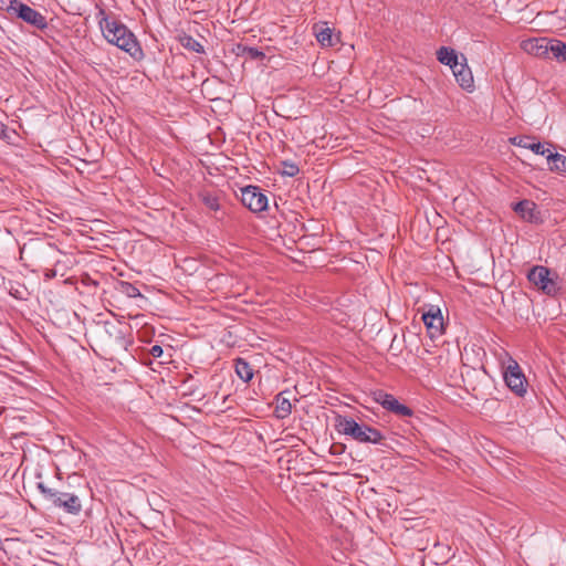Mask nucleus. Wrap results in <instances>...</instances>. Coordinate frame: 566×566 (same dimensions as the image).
<instances>
[{
    "label": "nucleus",
    "mask_w": 566,
    "mask_h": 566,
    "mask_svg": "<svg viewBox=\"0 0 566 566\" xmlns=\"http://www.w3.org/2000/svg\"><path fill=\"white\" fill-rule=\"evenodd\" d=\"M97 17L103 36L108 43L116 45L135 60H140L144 56L135 34L123 22L108 17L104 9H99Z\"/></svg>",
    "instance_id": "1"
},
{
    "label": "nucleus",
    "mask_w": 566,
    "mask_h": 566,
    "mask_svg": "<svg viewBox=\"0 0 566 566\" xmlns=\"http://www.w3.org/2000/svg\"><path fill=\"white\" fill-rule=\"evenodd\" d=\"M335 427L339 433L349 436L360 443L380 444L385 439L378 429L365 423H358L353 418L346 416H338Z\"/></svg>",
    "instance_id": "2"
},
{
    "label": "nucleus",
    "mask_w": 566,
    "mask_h": 566,
    "mask_svg": "<svg viewBox=\"0 0 566 566\" xmlns=\"http://www.w3.org/2000/svg\"><path fill=\"white\" fill-rule=\"evenodd\" d=\"M38 490L46 501H49L53 506L61 509L65 513L72 515H77L81 513L82 501L74 493L56 491L45 486L42 482L38 483Z\"/></svg>",
    "instance_id": "3"
},
{
    "label": "nucleus",
    "mask_w": 566,
    "mask_h": 566,
    "mask_svg": "<svg viewBox=\"0 0 566 566\" xmlns=\"http://www.w3.org/2000/svg\"><path fill=\"white\" fill-rule=\"evenodd\" d=\"M528 281L534 284L537 290L547 296L555 297L560 293L558 284V275L551 269L543 265H534L527 273Z\"/></svg>",
    "instance_id": "4"
},
{
    "label": "nucleus",
    "mask_w": 566,
    "mask_h": 566,
    "mask_svg": "<svg viewBox=\"0 0 566 566\" xmlns=\"http://www.w3.org/2000/svg\"><path fill=\"white\" fill-rule=\"evenodd\" d=\"M504 381L512 392L518 397L526 394L527 380L516 360L510 359L503 373Z\"/></svg>",
    "instance_id": "5"
},
{
    "label": "nucleus",
    "mask_w": 566,
    "mask_h": 566,
    "mask_svg": "<svg viewBox=\"0 0 566 566\" xmlns=\"http://www.w3.org/2000/svg\"><path fill=\"white\" fill-rule=\"evenodd\" d=\"M241 202L252 212H261L268 208V197L256 186L241 189Z\"/></svg>",
    "instance_id": "6"
},
{
    "label": "nucleus",
    "mask_w": 566,
    "mask_h": 566,
    "mask_svg": "<svg viewBox=\"0 0 566 566\" xmlns=\"http://www.w3.org/2000/svg\"><path fill=\"white\" fill-rule=\"evenodd\" d=\"M13 11L19 19L38 30H44L48 28L46 18L41 12L25 3L17 2Z\"/></svg>",
    "instance_id": "7"
},
{
    "label": "nucleus",
    "mask_w": 566,
    "mask_h": 566,
    "mask_svg": "<svg viewBox=\"0 0 566 566\" xmlns=\"http://www.w3.org/2000/svg\"><path fill=\"white\" fill-rule=\"evenodd\" d=\"M375 400L381 405L388 411H391L401 417H410L412 415V410L406 406L400 403L392 395L377 391L375 392Z\"/></svg>",
    "instance_id": "8"
},
{
    "label": "nucleus",
    "mask_w": 566,
    "mask_h": 566,
    "mask_svg": "<svg viewBox=\"0 0 566 566\" xmlns=\"http://www.w3.org/2000/svg\"><path fill=\"white\" fill-rule=\"evenodd\" d=\"M513 210L527 222L541 223L543 221L536 203L531 200L524 199L518 201L514 205Z\"/></svg>",
    "instance_id": "9"
},
{
    "label": "nucleus",
    "mask_w": 566,
    "mask_h": 566,
    "mask_svg": "<svg viewBox=\"0 0 566 566\" xmlns=\"http://www.w3.org/2000/svg\"><path fill=\"white\" fill-rule=\"evenodd\" d=\"M313 33L317 42L324 46H334L338 41V36L334 34V29L329 28L327 22H318L313 25Z\"/></svg>",
    "instance_id": "10"
},
{
    "label": "nucleus",
    "mask_w": 566,
    "mask_h": 566,
    "mask_svg": "<svg viewBox=\"0 0 566 566\" xmlns=\"http://www.w3.org/2000/svg\"><path fill=\"white\" fill-rule=\"evenodd\" d=\"M422 321L431 337L441 335L443 318L439 308L431 307L427 313H423Z\"/></svg>",
    "instance_id": "11"
},
{
    "label": "nucleus",
    "mask_w": 566,
    "mask_h": 566,
    "mask_svg": "<svg viewBox=\"0 0 566 566\" xmlns=\"http://www.w3.org/2000/svg\"><path fill=\"white\" fill-rule=\"evenodd\" d=\"M463 62H458L451 70L452 73L462 88L470 90L473 87V75L467 64V59L462 56Z\"/></svg>",
    "instance_id": "12"
},
{
    "label": "nucleus",
    "mask_w": 566,
    "mask_h": 566,
    "mask_svg": "<svg viewBox=\"0 0 566 566\" xmlns=\"http://www.w3.org/2000/svg\"><path fill=\"white\" fill-rule=\"evenodd\" d=\"M533 139L534 138L530 136L514 137L511 138V143L513 145L530 149L536 155L545 156L548 153V149H546L542 143H535Z\"/></svg>",
    "instance_id": "13"
},
{
    "label": "nucleus",
    "mask_w": 566,
    "mask_h": 566,
    "mask_svg": "<svg viewBox=\"0 0 566 566\" xmlns=\"http://www.w3.org/2000/svg\"><path fill=\"white\" fill-rule=\"evenodd\" d=\"M544 43L547 57H554L557 61L566 62V44L563 41L548 39V42Z\"/></svg>",
    "instance_id": "14"
},
{
    "label": "nucleus",
    "mask_w": 566,
    "mask_h": 566,
    "mask_svg": "<svg viewBox=\"0 0 566 566\" xmlns=\"http://www.w3.org/2000/svg\"><path fill=\"white\" fill-rule=\"evenodd\" d=\"M542 42H548V39L541 38V39H533V40L525 41L523 44V48L530 54H533L535 56H545L546 57L545 43H542Z\"/></svg>",
    "instance_id": "15"
},
{
    "label": "nucleus",
    "mask_w": 566,
    "mask_h": 566,
    "mask_svg": "<svg viewBox=\"0 0 566 566\" xmlns=\"http://www.w3.org/2000/svg\"><path fill=\"white\" fill-rule=\"evenodd\" d=\"M437 59L440 63L449 65L451 69L459 62L457 52L447 46H441L437 51Z\"/></svg>",
    "instance_id": "16"
},
{
    "label": "nucleus",
    "mask_w": 566,
    "mask_h": 566,
    "mask_svg": "<svg viewBox=\"0 0 566 566\" xmlns=\"http://www.w3.org/2000/svg\"><path fill=\"white\" fill-rule=\"evenodd\" d=\"M549 164V169L557 172H566V157L558 153L553 154L549 149L545 155Z\"/></svg>",
    "instance_id": "17"
},
{
    "label": "nucleus",
    "mask_w": 566,
    "mask_h": 566,
    "mask_svg": "<svg viewBox=\"0 0 566 566\" xmlns=\"http://www.w3.org/2000/svg\"><path fill=\"white\" fill-rule=\"evenodd\" d=\"M235 373L240 379L248 382L253 377V369L248 361L242 358L235 360Z\"/></svg>",
    "instance_id": "18"
},
{
    "label": "nucleus",
    "mask_w": 566,
    "mask_h": 566,
    "mask_svg": "<svg viewBox=\"0 0 566 566\" xmlns=\"http://www.w3.org/2000/svg\"><path fill=\"white\" fill-rule=\"evenodd\" d=\"M292 412V403L289 399L282 397V394L277 396L276 399V408H275V416L279 419H284L289 417Z\"/></svg>",
    "instance_id": "19"
},
{
    "label": "nucleus",
    "mask_w": 566,
    "mask_h": 566,
    "mask_svg": "<svg viewBox=\"0 0 566 566\" xmlns=\"http://www.w3.org/2000/svg\"><path fill=\"white\" fill-rule=\"evenodd\" d=\"M116 291L130 298L143 297L139 290L129 282L119 281L116 285Z\"/></svg>",
    "instance_id": "20"
},
{
    "label": "nucleus",
    "mask_w": 566,
    "mask_h": 566,
    "mask_svg": "<svg viewBox=\"0 0 566 566\" xmlns=\"http://www.w3.org/2000/svg\"><path fill=\"white\" fill-rule=\"evenodd\" d=\"M180 44L192 52L205 53L203 45L191 35L185 34L180 38Z\"/></svg>",
    "instance_id": "21"
},
{
    "label": "nucleus",
    "mask_w": 566,
    "mask_h": 566,
    "mask_svg": "<svg viewBox=\"0 0 566 566\" xmlns=\"http://www.w3.org/2000/svg\"><path fill=\"white\" fill-rule=\"evenodd\" d=\"M237 55H245L250 57L251 60H259L264 57V53L260 51L258 48L248 46L243 44L237 45Z\"/></svg>",
    "instance_id": "22"
},
{
    "label": "nucleus",
    "mask_w": 566,
    "mask_h": 566,
    "mask_svg": "<svg viewBox=\"0 0 566 566\" xmlns=\"http://www.w3.org/2000/svg\"><path fill=\"white\" fill-rule=\"evenodd\" d=\"M201 198H202V202L205 203V206L208 209L213 210V211L219 210L220 203H219V199L217 196L207 192V193H203L201 196Z\"/></svg>",
    "instance_id": "23"
},
{
    "label": "nucleus",
    "mask_w": 566,
    "mask_h": 566,
    "mask_svg": "<svg viewBox=\"0 0 566 566\" xmlns=\"http://www.w3.org/2000/svg\"><path fill=\"white\" fill-rule=\"evenodd\" d=\"M282 167H283L282 175H284V176L294 177L300 171L298 166L290 160L282 161Z\"/></svg>",
    "instance_id": "24"
},
{
    "label": "nucleus",
    "mask_w": 566,
    "mask_h": 566,
    "mask_svg": "<svg viewBox=\"0 0 566 566\" xmlns=\"http://www.w3.org/2000/svg\"><path fill=\"white\" fill-rule=\"evenodd\" d=\"M17 2V0H0V10L11 12L14 10Z\"/></svg>",
    "instance_id": "25"
},
{
    "label": "nucleus",
    "mask_w": 566,
    "mask_h": 566,
    "mask_svg": "<svg viewBox=\"0 0 566 566\" xmlns=\"http://www.w3.org/2000/svg\"><path fill=\"white\" fill-rule=\"evenodd\" d=\"M164 350H163V347L159 346V345H154L151 348H150V354L151 356L156 357V358H159L161 355H163Z\"/></svg>",
    "instance_id": "26"
},
{
    "label": "nucleus",
    "mask_w": 566,
    "mask_h": 566,
    "mask_svg": "<svg viewBox=\"0 0 566 566\" xmlns=\"http://www.w3.org/2000/svg\"><path fill=\"white\" fill-rule=\"evenodd\" d=\"M6 125L0 122V134H3L6 132Z\"/></svg>",
    "instance_id": "27"
}]
</instances>
